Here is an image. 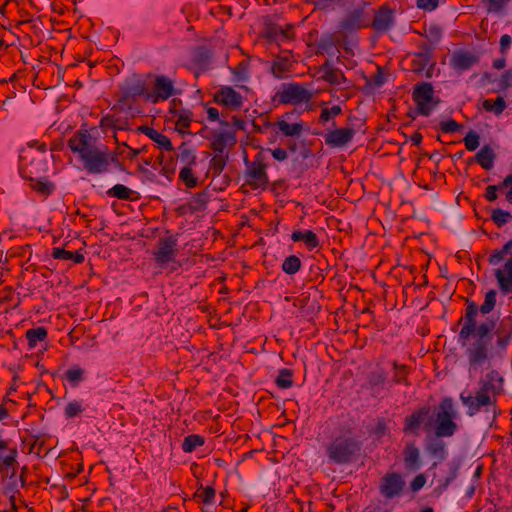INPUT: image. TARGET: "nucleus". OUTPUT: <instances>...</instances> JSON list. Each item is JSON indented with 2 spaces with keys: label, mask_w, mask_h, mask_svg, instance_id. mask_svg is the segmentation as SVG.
I'll use <instances>...</instances> for the list:
<instances>
[{
  "label": "nucleus",
  "mask_w": 512,
  "mask_h": 512,
  "mask_svg": "<svg viewBox=\"0 0 512 512\" xmlns=\"http://www.w3.org/2000/svg\"><path fill=\"white\" fill-rule=\"evenodd\" d=\"M313 93L306 86L297 82L283 83L272 96L275 105L291 104L294 106L308 103Z\"/></svg>",
  "instance_id": "6"
},
{
  "label": "nucleus",
  "mask_w": 512,
  "mask_h": 512,
  "mask_svg": "<svg viewBox=\"0 0 512 512\" xmlns=\"http://www.w3.org/2000/svg\"><path fill=\"white\" fill-rule=\"evenodd\" d=\"M84 371L79 367H71L65 372V379L72 385L77 386L83 379Z\"/></svg>",
  "instance_id": "50"
},
{
  "label": "nucleus",
  "mask_w": 512,
  "mask_h": 512,
  "mask_svg": "<svg viewBox=\"0 0 512 512\" xmlns=\"http://www.w3.org/2000/svg\"><path fill=\"white\" fill-rule=\"evenodd\" d=\"M466 304L465 314L458 321L460 331L457 342L469 359L470 375H474L480 365V326L476 323L479 309L478 305L468 298Z\"/></svg>",
  "instance_id": "2"
},
{
  "label": "nucleus",
  "mask_w": 512,
  "mask_h": 512,
  "mask_svg": "<svg viewBox=\"0 0 512 512\" xmlns=\"http://www.w3.org/2000/svg\"><path fill=\"white\" fill-rule=\"evenodd\" d=\"M458 411L451 397H444L435 406L433 417L425 425L426 430L433 428L434 434L440 437H451L458 429L456 419Z\"/></svg>",
  "instance_id": "4"
},
{
  "label": "nucleus",
  "mask_w": 512,
  "mask_h": 512,
  "mask_svg": "<svg viewBox=\"0 0 512 512\" xmlns=\"http://www.w3.org/2000/svg\"><path fill=\"white\" fill-rule=\"evenodd\" d=\"M478 62V55L467 49H457L450 57V66L456 71H465L470 69Z\"/></svg>",
  "instance_id": "18"
},
{
  "label": "nucleus",
  "mask_w": 512,
  "mask_h": 512,
  "mask_svg": "<svg viewBox=\"0 0 512 512\" xmlns=\"http://www.w3.org/2000/svg\"><path fill=\"white\" fill-rule=\"evenodd\" d=\"M276 385L281 389L290 388L293 384V373L290 369L283 368L279 371L275 380Z\"/></svg>",
  "instance_id": "43"
},
{
  "label": "nucleus",
  "mask_w": 512,
  "mask_h": 512,
  "mask_svg": "<svg viewBox=\"0 0 512 512\" xmlns=\"http://www.w3.org/2000/svg\"><path fill=\"white\" fill-rule=\"evenodd\" d=\"M512 247V241L507 242L501 250H495L493 254L489 258V262L493 265L498 264L504 259V255L507 253L508 249Z\"/></svg>",
  "instance_id": "59"
},
{
  "label": "nucleus",
  "mask_w": 512,
  "mask_h": 512,
  "mask_svg": "<svg viewBox=\"0 0 512 512\" xmlns=\"http://www.w3.org/2000/svg\"><path fill=\"white\" fill-rule=\"evenodd\" d=\"M43 445H44L43 441H40L38 438L33 439L29 443L28 453L34 454L36 456H41L42 453H44L46 455L47 449H44Z\"/></svg>",
  "instance_id": "61"
},
{
  "label": "nucleus",
  "mask_w": 512,
  "mask_h": 512,
  "mask_svg": "<svg viewBox=\"0 0 512 512\" xmlns=\"http://www.w3.org/2000/svg\"><path fill=\"white\" fill-rule=\"evenodd\" d=\"M262 153H257L252 162L246 160L245 183L252 189L265 188L269 183Z\"/></svg>",
  "instance_id": "9"
},
{
  "label": "nucleus",
  "mask_w": 512,
  "mask_h": 512,
  "mask_svg": "<svg viewBox=\"0 0 512 512\" xmlns=\"http://www.w3.org/2000/svg\"><path fill=\"white\" fill-rule=\"evenodd\" d=\"M19 159L20 173L24 178L30 181H34V177L41 175L47 169L46 162L41 158H35L31 155L30 150H21Z\"/></svg>",
  "instance_id": "14"
},
{
  "label": "nucleus",
  "mask_w": 512,
  "mask_h": 512,
  "mask_svg": "<svg viewBox=\"0 0 512 512\" xmlns=\"http://www.w3.org/2000/svg\"><path fill=\"white\" fill-rule=\"evenodd\" d=\"M234 81L236 83H242L248 80L249 71L248 65L245 62H240L233 70Z\"/></svg>",
  "instance_id": "51"
},
{
  "label": "nucleus",
  "mask_w": 512,
  "mask_h": 512,
  "mask_svg": "<svg viewBox=\"0 0 512 512\" xmlns=\"http://www.w3.org/2000/svg\"><path fill=\"white\" fill-rule=\"evenodd\" d=\"M215 101L231 109L237 110L243 105L242 95L230 86H221L215 93Z\"/></svg>",
  "instance_id": "19"
},
{
  "label": "nucleus",
  "mask_w": 512,
  "mask_h": 512,
  "mask_svg": "<svg viewBox=\"0 0 512 512\" xmlns=\"http://www.w3.org/2000/svg\"><path fill=\"white\" fill-rule=\"evenodd\" d=\"M428 450L430 451V453L442 460L445 458L446 456V450H445V444L443 443V441L437 439V440H434L429 446H428Z\"/></svg>",
  "instance_id": "54"
},
{
  "label": "nucleus",
  "mask_w": 512,
  "mask_h": 512,
  "mask_svg": "<svg viewBox=\"0 0 512 512\" xmlns=\"http://www.w3.org/2000/svg\"><path fill=\"white\" fill-rule=\"evenodd\" d=\"M362 450V442L350 429L341 431L326 446V454L334 464H348L356 461Z\"/></svg>",
  "instance_id": "3"
},
{
  "label": "nucleus",
  "mask_w": 512,
  "mask_h": 512,
  "mask_svg": "<svg viewBox=\"0 0 512 512\" xmlns=\"http://www.w3.org/2000/svg\"><path fill=\"white\" fill-rule=\"evenodd\" d=\"M178 240L170 235L158 240L155 249L152 251L153 259L158 267L164 268L168 264L175 262L178 255Z\"/></svg>",
  "instance_id": "10"
},
{
  "label": "nucleus",
  "mask_w": 512,
  "mask_h": 512,
  "mask_svg": "<svg viewBox=\"0 0 512 512\" xmlns=\"http://www.w3.org/2000/svg\"><path fill=\"white\" fill-rule=\"evenodd\" d=\"M392 366H393L394 373H393L391 383L409 385V382L407 380V376H408V372H409L408 367L404 364H398L396 361L392 362Z\"/></svg>",
  "instance_id": "38"
},
{
  "label": "nucleus",
  "mask_w": 512,
  "mask_h": 512,
  "mask_svg": "<svg viewBox=\"0 0 512 512\" xmlns=\"http://www.w3.org/2000/svg\"><path fill=\"white\" fill-rule=\"evenodd\" d=\"M276 125L279 131L287 137L298 136L303 131V124L301 122L298 123H288L285 120H278Z\"/></svg>",
  "instance_id": "31"
},
{
  "label": "nucleus",
  "mask_w": 512,
  "mask_h": 512,
  "mask_svg": "<svg viewBox=\"0 0 512 512\" xmlns=\"http://www.w3.org/2000/svg\"><path fill=\"white\" fill-rule=\"evenodd\" d=\"M439 5V0H416V6L424 11H434Z\"/></svg>",
  "instance_id": "64"
},
{
  "label": "nucleus",
  "mask_w": 512,
  "mask_h": 512,
  "mask_svg": "<svg viewBox=\"0 0 512 512\" xmlns=\"http://www.w3.org/2000/svg\"><path fill=\"white\" fill-rule=\"evenodd\" d=\"M319 72L321 73V79L332 85H341L346 81L342 70L334 67L330 60H326L320 66Z\"/></svg>",
  "instance_id": "23"
},
{
  "label": "nucleus",
  "mask_w": 512,
  "mask_h": 512,
  "mask_svg": "<svg viewBox=\"0 0 512 512\" xmlns=\"http://www.w3.org/2000/svg\"><path fill=\"white\" fill-rule=\"evenodd\" d=\"M500 191H506V200L512 204V174L505 177L502 183L499 185Z\"/></svg>",
  "instance_id": "63"
},
{
  "label": "nucleus",
  "mask_w": 512,
  "mask_h": 512,
  "mask_svg": "<svg viewBox=\"0 0 512 512\" xmlns=\"http://www.w3.org/2000/svg\"><path fill=\"white\" fill-rule=\"evenodd\" d=\"M179 178L187 188H193L198 183V178L194 175L191 166L183 167L180 170Z\"/></svg>",
  "instance_id": "44"
},
{
  "label": "nucleus",
  "mask_w": 512,
  "mask_h": 512,
  "mask_svg": "<svg viewBox=\"0 0 512 512\" xmlns=\"http://www.w3.org/2000/svg\"><path fill=\"white\" fill-rule=\"evenodd\" d=\"M479 138V135L475 131L470 130L464 137V144L466 149L469 151L476 150L477 147L480 145Z\"/></svg>",
  "instance_id": "56"
},
{
  "label": "nucleus",
  "mask_w": 512,
  "mask_h": 512,
  "mask_svg": "<svg viewBox=\"0 0 512 512\" xmlns=\"http://www.w3.org/2000/svg\"><path fill=\"white\" fill-rule=\"evenodd\" d=\"M180 150V160L185 163L186 166H192L196 164V155L194 150L188 147L185 143H182L179 147Z\"/></svg>",
  "instance_id": "45"
},
{
  "label": "nucleus",
  "mask_w": 512,
  "mask_h": 512,
  "mask_svg": "<svg viewBox=\"0 0 512 512\" xmlns=\"http://www.w3.org/2000/svg\"><path fill=\"white\" fill-rule=\"evenodd\" d=\"M507 339L504 337L499 322V315H491L482 321V359L505 349Z\"/></svg>",
  "instance_id": "5"
},
{
  "label": "nucleus",
  "mask_w": 512,
  "mask_h": 512,
  "mask_svg": "<svg viewBox=\"0 0 512 512\" xmlns=\"http://www.w3.org/2000/svg\"><path fill=\"white\" fill-rule=\"evenodd\" d=\"M302 267L301 260L296 255H289L283 260L282 270L288 275L296 274Z\"/></svg>",
  "instance_id": "39"
},
{
  "label": "nucleus",
  "mask_w": 512,
  "mask_h": 512,
  "mask_svg": "<svg viewBox=\"0 0 512 512\" xmlns=\"http://www.w3.org/2000/svg\"><path fill=\"white\" fill-rule=\"evenodd\" d=\"M121 98L120 101L124 102L136 97H141L147 102V95H149V88L145 80L139 76H132L127 78L120 87Z\"/></svg>",
  "instance_id": "15"
},
{
  "label": "nucleus",
  "mask_w": 512,
  "mask_h": 512,
  "mask_svg": "<svg viewBox=\"0 0 512 512\" xmlns=\"http://www.w3.org/2000/svg\"><path fill=\"white\" fill-rule=\"evenodd\" d=\"M482 107L488 111L493 112L495 115H500L506 107V103L503 97L498 96L494 101L485 100L482 102Z\"/></svg>",
  "instance_id": "42"
},
{
  "label": "nucleus",
  "mask_w": 512,
  "mask_h": 512,
  "mask_svg": "<svg viewBox=\"0 0 512 512\" xmlns=\"http://www.w3.org/2000/svg\"><path fill=\"white\" fill-rule=\"evenodd\" d=\"M502 378L497 372L487 374L486 380L482 386V416L485 420L492 424L495 419L496 410L492 404V397L502 390Z\"/></svg>",
  "instance_id": "7"
},
{
  "label": "nucleus",
  "mask_w": 512,
  "mask_h": 512,
  "mask_svg": "<svg viewBox=\"0 0 512 512\" xmlns=\"http://www.w3.org/2000/svg\"><path fill=\"white\" fill-rule=\"evenodd\" d=\"M439 127L442 132L452 134L459 131L462 128V125L453 119H448L441 121L439 123Z\"/></svg>",
  "instance_id": "57"
},
{
  "label": "nucleus",
  "mask_w": 512,
  "mask_h": 512,
  "mask_svg": "<svg viewBox=\"0 0 512 512\" xmlns=\"http://www.w3.org/2000/svg\"><path fill=\"white\" fill-rule=\"evenodd\" d=\"M487 4V11L489 13H499L501 12L505 6L508 4L510 0H482Z\"/></svg>",
  "instance_id": "58"
},
{
  "label": "nucleus",
  "mask_w": 512,
  "mask_h": 512,
  "mask_svg": "<svg viewBox=\"0 0 512 512\" xmlns=\"http://www.w3.org/2000/svg\"><path fill=\"white\" fill-rule=\"evenodd\" d=\"M460 399L470 416L477 414L480 410V381L475 380L467 384L460 394Z\"/></svg>",
  "instance_id": "16"
},
{
  "label": "nucleus",
  "mask_w": 512,
  "mask_h": 512,
  "mask_svg": "<svg viewBox=\"0 0 512 512\" xmlns=\"http://www.w3.org/2000/svg\"><path fill=\"white\" fill-rule=\"evenodd\" d=\"M496 153L493 148L488 145L482 147V169L490 170L494 166Z\"/></svg>",
  "instance_id": "46"
},
{
  "label": "nucleus",
  "mask_w": 512,
  "mask_h": 512,
  "mask_svg": "<svg viewBox=\"0 0 512 512\" xmlns=\"http://www.w3.org/2000/svg\"><path fill=\"white\" fill-rule=\"evenodd\" d=\"M367 8L368 3L362 1L357 6L348 10L338 23L339 31L352 33L370 27V17Z\"/></svg>",
  "instance_id": "8"
},
{
  "label": "nucleus",
  "mask_w": 512,
  "mask_h": 512,
  "mask_svg": "<svg viewBox=\"0 0 512 512\" xmlns=\"http://www.w3.org/2000/svg\"><path fill=\"white\" fill-rule=\"evenodd\" d=\"M205 438L199 434H190L183 439L181 448L185 453H192L197 447L203 446Z\"/></svg>",
  "instance_id": "35"
},
{
  "label": "nucleus",
  "mask_w": 512,
  "mask_h": 512,
  "mask_svg": "<svg viewBox=\"0 0 512 512\" xmlns=\"http://www.w3.org/2000/svg\"><path fill=\"white\" fill-rule=\"evenodd\" d=\"M193 120V114L189 110H182L178 112L177 119L175 121V129L182 135L190 134L187 129Z\"/></svg>",
  "instance_id": "32"
},
{
  "label": "nucleus",
  "mask_w": 512,
  "mask_h": 512,
  "mask_svg": "<svg viewBox=\"0 0 512 512\" xmlns=\"http://www.w3.org/2000/svg\"><path fill=\"white\" fill-rule=\"evenodd\" d=\"M395 12L389 5H382L374 11V18L370 20V27L377 33L389 31L395 23Z\"/></svg>",
  "instance_id": "17"
},
{
  "label": "nucleus",
  "mask_w": 512,
  "mask_h": 512,
  "mask_svg": "<svg viewBox=\"0 0 512 512\" xmlns=\"http://www.w3.org/2000/svg\"><path fill=\"white\" fill-rule=\"evenodd\" d=\"M404 466L408 472H415L420 468L419 449L413 444H407L404 449Z\"/></svg>",
  "instance_id": "24"
},
{
  "label": "nucleus",
  "mask_w": 512,
  "mask_h": 512,
  "mask_svg": "<svg viewBox=\"0 0 512 512\" xmlns=\"http://www.w3.org/2000/svg\"><path fill=\"white\" fill-rule=\"evenodd\" d=\"M342 113V109L339 105H334L331 108H323L320 113L319 120L320 122H328L330 119L340 115Z\"/></svg>",
  "instance_id": "55"
},
{
  "label": "nucleus",
  "mask_w": 512,
  "mask_h": 512,
  "mask_svg": "<svg viewBox=\"0 0 512 512\" xmlns=\"http://www.w3.org/2000/svg\"><path fill=\"white\" fill-rule=\"evenodd\" d=\"M175 94V83L165 75H156L154 77L153 88L149 89L147 102L156 104L165 101Z\"/></svg>",
  "instance_id": "13"
},
{
  "label": "nucleus",
  "mask_w": 512,
  "mask_h": 512,
  "mask_svg": "<svg viewBox=\"0 0 512 512\" xmlns=\"http://www.w3.org/2000/svg\"><path fill=\"white\" fill-rule=\"evenodd\" d=\"M434 88L429 82H421L417 84L412 93V99L417 106L419 114L429 116L435 108L437 102L433 101Z\"/></svg>",
  "instance_id": "11"
},
{
  "label": "nucleus",
  "mask_w": 512,
  "mask_h": 512,
  "mask_svg": "<svg viewBox=\"0 0 512 512\" xmlns=\"http://www.w3.org/2000/svg\"><path fill=\"white\" fill-rule=\"evenodd\" d=\"M491 219L497 226L501 227L512 220V214L498 208L492 210Z\"/></svg>",
  "instance_id": "47"
},
{
  "label": "nucleus",
  "mask_w": 512,
  "mask_h": 512,
  "mask_svg": "<svg viewBox=\"0 0 512 512\" xmlns=\"http://www.w3.org/2000/svg\"><path fill=\"white\" fill-rule=\"evenodd\" d=\"M348 0H312L314 10L324 12L334 11L337 7H343Z\"/></svg>",
  "instance_id": "37"
},
{
  "label": "nucleus",
  "mask_w": 512,
  "mask_h": 512,
  "mask_svg": "<svg viewBox=\"0 0 512 512\" xmlns=\"http://www.w3.org/2000/svg\"><path fill=\"white\" fill-rule=\"evenodd\" d=\"M497 291L492 289L489 290L486 295L484 302L482 303V314L491 312L496 304Z\"/></svg>",
  "instance_id": "53"
},
{
  "label": "nucleus",
  "mask_w": 512,
  "mask_h": 512,
  "mask_svg": "<svg viewBox=\"0 0 512 512\" xmlns=\"http://www.w3.org/2000/svg\"><path fill=\"white\" fill-rule=\"evenodd\" d=\"M133 194H135V192L123 184H116L107 191L109 197L120 200H132Z\"/></svg>",
  "instance_id": "36"
},
{
  "label": "nucleus",
  "mask_w": 512,
  "mask_h": 512,
  "mask_svg": "<svg viewBox=\"0 0 512 512\" xmlns=\"http://www.w3.org/2000/svg\"><path fill=\"white\" fill-rule=\"evenodd\" d=\"M404 485L405 482H384L380 486V492L385 498L391 499L401 494Z\"/></svg>",
  "instance_id": "34"
},
{
  "label": "nucleus",
  "mask_w": 512,
  "mask_h": 512,
  "mask_svg": "<svg viewBox=\"0 0 512 512\" xmlns=\"http://www.w3.org/2000/svg\"><path fill=\"white\" fill-rule=\"evenodd\" d=\"M31 188L42 195H49L54 190V185L45 178L34 177V181H31Z\"/></svg>",
  "instance_id": "41"
},
{
  "label": "nucleus",
  "mask_w": 512,
  "mask_h": 512,
  "mask_svg": "<svg viewBox=\"0 0 512 512\" xmlns=\"http://www.w3.org/2000/svg\"><path fill=\"white\" fill-rule=\"evenodd\" d=\"M227 163V156L218 154L212 157L210 161V167L213 170L214 175H220L224 170Z\"/></svg>",
  "instance_id": "52"
},
{
  "label": "nucleus",
  "mask_w": 512,
  "mask_h": 512,
  "mask_svg": "<svg viewBox=\"0 0 512 512\" xmlns=\"http://www.w3.org/2000/svg\"><path fill=\"white\" fill-rule=\"evenodd\" d=\"M429 414L430 408L427 406H423L414 411L410 416L406 417L404 431L416 434L421 424L425 426L428 420L431 419L429 418Z\"/></svg>",
  "instance_id": "21"
},
{
  "label": "nucleus",
  "mask_w": 512,
  "mask_h": 512,
  "mask_svg": "<svg viewBox=\"0 0 512 512\" xmlns=\"http://www.w3.org/2000/svg\"><path fill=\"white\" fill-rule=\"evenodd\" d=\"M70 150L78 155L83 168L90 174H104L109 171L111 162L117 161L104 145H98L87 130H78L68 140Z\"/></svg>",
  "instance_id": "1"
},
{
  "label": "nucleus",
  "mask_w": 512,
  "mask_h": 512,
  "mask_svg": "<svg viewBox=\"0 0 512 512\" xmlns=\"http://www.w3.org/2000/svg\"><path fill=\"white\" fill-rule=\"evenodd\" d=\"M388 372L382 367H376L367 377V382L371 389L383 386L387 383Z\"/></svg>",
  "instance_id": "30"
},
{
  "label": "nucleus",
  "mask_w": 512,
  "mask_h": 512,
  "mask_svg": "<svg viewBox=\"0 0 512 512\" xmlns=\"http://www.w3.org/2000/svg\"><path fill=\"white\" fill-rule=\"evenodd\" d=\"M17 455V448L0 435V473L3 477L12 479L15 476L18 467Z\"/></svg>",
  "instance_id": "12"
},
{
  "label": "nucleus",
  "mask_w": 512,
  "mask_h": 512,
  "mask_svg": "<svg viewBox=\"0 0 512 512\" xmlns=\"http://www.w3.org/2000/svg\"><path fill=\"white\" fill-rule=\"evenodd\" d=\"M83 411V407L81 402L79 401H72L69 402L65 407V415L68 418H73L77 415H79Z\"/></svg>",
  "instance_id": "60"
},
{
  "label": "nucleus",
  "mask_w": 512,
  "mask_h": 512,
  "mask_svg": "<svg viewBox=\"0 0 512 512\" xmlns=\"http://www.w3.org/2000/svg\"><path fill=\"white\" fill-rule=\"evenodd\" d=\"M192 499L204 506L213 505L216 499V490L210 485L200 484L192 495Z\"/></svg>",
  "instance_id": "25"
},
{
  "label": "nucleus",
  "mask_w": 512,
  "mask_h": 512,
  "mask_svg": "<svg viewBox=\"0 0 512 512\" xmlns=\"http://www.w3.org/2000/svg\"><path fill=\"white\" fill-rule=\"evenodd\" d=\"M425 34L430 42H438L442 37V30L436 25H430L425 29Z\"/></svg>",
  "instance_id": "62"
},
{
  "label": "nucleus",
  "mask_w": 512,
  "mask_h": 512,
  "mask_svg": "<svg viewBox=\"0 0 512 512\" xmlns=\"http://www.w3.org/2000/svg\"><path fill=\"white\" fill-rule=\"evenodd\" d=\"M294 242H303L310 250L320 245L317 235L312 230H296L291 234Z\"/></svg>",
  "instance_id": "27"
},
{
  "label": "nucleus",
  "mask_w": 512,
  "mask_h": 512,
  "mask_svg": "<svg viewBox=\"0 0 512 512\" xmlns=\"http://www.w3.org/2000/svg\"><path fill=\"white\" fill-rule=\"evenodd\" d=\"M430 62L428 53H415L411 59V70L416 73H421L425 70Z\"/></svg>",
  "instance_id": "40"
},
{
  "label": "nucleus",
  "mask_w": 512,
  "mask_h": 512,
  "mask_svg": "<svg viewBox=\"0 0 512 512\" xmlns=\"http://www.w3.org/2000/svg\"><path fill=\"white\" fill-rule=\"evenodd\" d=\"M336 44L337 42L332 34H324L318 42V48L327 54H333V48Z\"/></svg>",
  "instance_id": "48"
},
{
  "label": "nucleus",
  "mask_w": 512,
  "mask_h": 512,
  "mask_svg": "<svg viewBox=\"0 0 512 512\" xmlns=\"http://www.w3.org/2000/svg\"><path fill=\"white\" fill-rule=\"evenodd\" d=\"M234 143H235V139H234V137L232 135H230L228 133H223V132L222 133H218L212 139L211 149L214 152H217L219 154H223L225 148L229 144H234Z\"/></svg>",
  "instance_id": "29"
},
{
  "label": "nucleus",
  "mask_w": 512,
  "mask_h": 512,
  "mask_svg": "<svg viewBox=\"0 0 512 512\" xmlns=\"http://www.w3.org/2000/svg\"><path fill=\"white\" fill-rule=\"evenodd\" d=\"M141 131L144 132L152 141H154L160 149L166 151L173 150L171 140L166 135L160 133L156 129L144 126L141 128Z\"/></svg>",
  "instance_id": "28"
},
{
  "label": "nucleus",
  "mask_w": 512,
  "mask_h": 512,
  "mask_svg": "<svg viewBox=\"0 0 512 512\" xmlns=\"http://www.w3.org/2000/svg\"><path fill=\"white\" fill-rule=\"evenodd\" d=\"M210 53L205 48H198L196 50L193 62L201 69H206L209 65Z\"/></svg>",
  "instance_id": "49"
},
{
  "label": "nucleus",
  "mask_w": 512,
  "mask_h": 512,
  "mask_svg": "<svg viewBox=\"0 0 512 512\" xmlns=\"http://www.w3.org/2000/svg\"><path fill=\"white\" fill-rule=\"evenodd\" d=\"M293 62L286 56H277L271 64V73L274 77L284 78L291 70Z\"/></svg>",
  "instance_id": "26"
},
{
  "label": "nucleus",
  "mask_w": 512,
  "mask_h": 512,
  "mask_svg": "<svg viewBox=\"0 0 512 512\" xmlns=\"http://www.w3.org/2000/svg\"><path fill=\"white\" fill-rule=\"evenodd\" d=\"M495 277L503 294L512 293V256L505 262L503 269L495 270Z\"/></svg>",
  "instance_id": "22"
},
{
  "label": "nucleus",
  "mask_w": 512,
  "mask_h": 512,
  "mask_svg": "<svg viewBox=\"0 0 512 512\" xmlns=\"http://www.w3.org/2000/svg\"><path fill=\"white\" fill-rule=\"evenodd\" d=\"M355 130L352 127L334 129L325 135V143L332 148H340L347 145L354 137Z\"/></svg>",
  "instance_id": "20"
},
{
  "label": "nucleus",
  "mask_w": 512,
  "mask_h": 512,
  "mask_svg": "<svg viewBox=\"0 0 512 512\" xmlns=\"http://www.w3.org/2000/svg\"><path fill=\"white\" fill-rule=\"evenodd\" d=\"M47 329L45 327L32 328L26 331V339L30 348H35L38 342H43L47 338Z\"/></svg>",
  "instance_id": "33"
}]
</instances>
